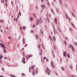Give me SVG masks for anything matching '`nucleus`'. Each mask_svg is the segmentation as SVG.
Instances as JSON below:
<instances>
[{
	"mask_svg": "<svg viewBox=\"0 0 77 77\" xmlns=\"http://www.w3.org/2000/svg\"><path fill=\"white\" fill-rule=\"evenodd\" d=\"M33 15H34V16H35V17L36 16L35 15V13L33 14Z\"/></svg>",
	"mask_w": 77,
	"mask_h": 77,
	"instance_id": "603ef678",
	"label": "nucleus"
},
{
	"mask_svg": "<svg viewBox=\"0 0 77 77\" xmlns=\"http://www.w3.org/2000/svg\"><path fill=\"white\" fill-rule=\"evenodd\" d=\"M72 14L73 17L74 18H75V15H74V14L72 13Z\"/></svg>",
	"mask_w": 77,
	"mask_h": 77,
	"instance_id": "9d476101",
	"label": "nucleus"
},
{
	"mask_svg": "<svg viewBox=\"0 0 77 77\" xmlns=\"http://www.w3.org/2000/svg\"><path fill=\"white\" fill-rule=\"evenodd\" d=\"M0 45H1V46H2V47H3V51H4V53H6V50L5 49V46L4 45L2 44V43H0Z\"/></svg>",
	"mask_w": 77,
	"mask_h": 77,
	"instance_id": "f257e3e1",
	"label": "nucleus"
},
{
	"mask_svg": "<svg viewBox=\"0 0 77 77\" xmlns=\"http://www.w3.org/2000/svg\"><path fill=\"white\" fill-rule=\"evenodd\" d=\"M42 48H43V45H42Z\"/></svg>",
	"mask_w": 77,
	"mask_h": 77,
	"instance_id": "680f3d73",
	"label": "nucleus"
},
{
	"mask_svg": "<svg viewBox=\"0 0 77 77\" xmlns=\"http://www.w3.org/2000/svg\"><path fill=\"white\" fill-rule=\"evenodd\" d=\"M11 2V3H12V2Z\"/></svg>",
	"mask_w": 77,
	"mask_h": 77,
	"instance_id": "338daca9",
	"label": "nucleus"
},
{
	"mask_svg": "<svg viewBox=\"0 0 77 77\" xmlns=\"http://www.w3.org/2000/svg\"><path fill=\"white\" fill-rule=\"evenodd\" d=\"M52 67H53V68H54V65H52Z\"/></svg>",
	"mask_w": 77,
	"mask_h": 77,
	"instance_id": "c9c22d12",
	"label": "nucleus"
},
{
	"mask_svg": "<svg viewBox=\"0 0 77 77\" xmlns=\"http://www.w3.org/2000/svg\"><path fill=\"white\" fill-rule=\"evenodd\" d=\"M23 29H24V30H25V29H26V26H23Z\"/></svg>",
	"mask_w": 77,
	"mask_h": 77,
	"instance_id": "a211bd4d",
	"label": "nucleus"
},
{
	"mask_svg": "<svg viewBox=\"0 0 77 77\" xmlns=\"http://www.w3.org/2000/svg\"><path fill=\"white\" fill-rule=\"evenodd\" d=\"M35 27V25H33V27Z\"/></svg>",
	"mask_w": 77,
	"mask_h": 77,
	"instance_id": "6e6d98bb",
	"label": "nucleus"
},
{
	"mask_svg": "<svg viewBox=\"0 0 77 77\" xmlns=\"http://www.w3.org/2000/svg\"><path fill=\"white\" fill-rule=\"evenodd\" d=\"M49 38H50V39H51V36H50V35H49Z\"/></svg>",
	"mask_w": 77,
	"mask_h": 77,
	"instance_id": "8fccbe9b",
	"label": "nucleus"
},
{
	"mask_svg": "<svg viewBox=\"0 0 77 77\" xmlns=\"http://www.w3.org/2000/svg\"><path fill=\"white\" fill-rule=\"evenodd\" d=\"M20 30H21L22 29V27H20Z\"/></svg>",
	"mask_w": 77,
	"mask_h": 77,
	"instance_id": "2f4dec72",
	"label": "nucleus"
},
{
	"mask_svg": "<svg viewBox=\"0 0 77 77\" xmlns=\"http://www.w3.org/2000/svg\"><path fill=\"white\" fill-rule=\"evenodd\" d=\"M54 49H55V47H54Z\"/></svg>",
	"mask_w": 77,
	"mask_h": 77,
	"instance_id": "69168bd1",
	"label": "nucleus"
},
{
	"mask_svg": "<svg viewBox=\"0 0 77 77\" xmlns=\"http://www.w3.org/2000/svg\"><path fill=\"white\" fill-rule=\"evenodd\" d=\"M0 59H3V55H0Z\"/></svg>",
	"mask_w": 77,
	"mask_h": 77,
	"instance_id": "f8f14e48",
	"label": "nucleus"
},
{
	"mask_svg": "<svg viewBox=\"0 0 77 77\" xmlns=\"http://www.w3.org/2000/svg\"><path fill=\"white\" fill-rule=\"evenodd\" d=\"M46 60L47 61H48V59L46 58Z\"/></svg>",
	"mask_w": 77,
	"mask_h": 77,
	"instance_id": "37998d69",
	"label": "nucleus"
},
{
	"mask_svg": "<svg viewBox=\"0 0 77 77\" xmlns=\"http://www.w3.org/2000/svg\"><path fill=\"white\" fill-rule=\"evenodd\" d=\"M23 44H24V39H23Z\"/></svg>",
	"mask_w": 77,
	"mask_h": 77,
	"instance_id": "393cba45",
	"label": "nucleus"
},
{
	"mask_svg": "<svg viewBox=\"0 0 77 77\" xmlns=\"http://www.w3.org/2000/svg\"><path fill=\"white\" fill-rule=\"evenodd\" d=\"M24 49V48H23L22 49V50H23Z\"/></svg>",
	"mask_w": 77,
	"mask_h": 77,
	"instance_id": "13d9d810",
	"label": "nucleus"
},
{
	"mask_svg": "<svg viewBox=\"0 0 77 77\" xmlns=\"http://www.w3.org/2000/svg\"><path fill=\"white\" fill-rule=\"evenodd\" d=\"M34 67H35V66H34L33 65V66H32V68H31L32 69H33V68H34Z\"/></svg>",
	"mask_w": 77,
	"mask_h": 77,
	"instance_id": "f3484780",
	"label": "nucleus"
},
{
	"mask_svg": "<svg viewBox=\"0 0 77 77\" xmlns=\"http://www.w3.org/2000/svg\"><path fill=\"white\" fill-rule=\"evenodd\" d=\"M11 38V36H9V37H8V39H10V38Z\"/></svg>",
	"mask_w": 77,
	"mask_h": 77,
	"instance_id": "ea45409f",
	"label": "nucleus"
},
{
	"mask_svg": "<svg viewBox=\"0 0 77 77\" xmlns=\"http://www.w3.org/2000/svg\"><path fill=\"white\" fill-rule=\"evenodd\" d=\"M19 15L20 16L21 15V12L20 11H19Z\"/></svg>",
	"mask_w": 77,
	"mask_h": 77,
	"instance_id": "5701e85b",
	"label": "nucleus"
},
{
	"mask_svg": "<svg viewBox=\"0 0 77 77\" xmlns=\"http://www.w3.org/2000/svg\"><path fill=\"white\" fill-rule=\"evenodd\" d=\"M10 77H16L15 75H13L11 74L10 75Z\"/></svg>",
	"mask_w": 77,
	"mask_h": 77,
	"instance_id": "6e6552de",
	"label": "nucleus"
},
{
	"mask_svg": "<svg viewBox=\"0 0 77 77\" xmlns=\"http://www.w3.org/2000/svg\"><path fill=\"white\" fill-rule=\"evenodd\" d=\"M42 8H45V5H41Z\"/></svg>",
	"mask_w": 77,
	"mask_h": 77,
	"instance_id": "0eeeda50",
	"label": "nucleus"
},
{
	"mask_svg": "<svg viewBox=\"0 0 77 77\" xmlns=\"http://www.w3.org/2000/svg\"><path fill=\"white\" fill-rule=\"evenodd\" d=\"M0 22H1V23H3V20H0Z\"/></svg>",
	"mask_w": 77,
	"mask_h": 77,
	"instance_id": "7c9ffc66",
	"label": "nucleus"
},
{
	"mask_svg": "<svg viewBox=\"0 0 77 77\" xmlns=\"http://www.w3.org/2000/svg\"><path fill=\"white\" fill-rule=\"evenodd\" d=\"M48 22L49 23V19H48Z\"/></svg>",
	"mask_w": 77,
	"mask_h": 77,
	"instance_id": "bf43d9fd",
	"label": "nucleus"
},
{
	"mask_svg": "<svg viewBox=\"0 0 77 77\" xmlns=\"http://www.w3.org/2000/svg\"><path fill=\"white\" fill-rule=\"evenodd\" d=\"M36 74H37L38 73V69H37L36 70Z\"/></svg>",
	"mask_w": 77,
	"mask_h": 77,
	"instance_id": "9b49d317",
	"label": "nucleus"
},
{
	"mask_svg": "<svg viewBox=\"0 0 77 77\" xmlns=\"http://www.w3.org/2000/svg\"><path fill=\"white\" fill-rule=\"evenodd\" d=\"M46 59V58L45 57H44V60H45V59Z\"/></svg>",
	"mask_w": 77,
	"mask_h": 77,
	"instance_id": "79ce46f5",
	"label": "nucleus"
},
{
	"mask_svg": "<svg viewBox=\"0 0 77 77\" xmlns=\"http://www.w3.org/2000/svg\"><path fill=\"white\" fill-rule=\"evenodd\" d=\"M29 71H30V69H31V68H30V67H29Z\"/></svg>",
	"mask_w": 77,
	"mask_h": 77,
	"instance_id": "49530a36",
	"label": "nucleus"
},
{
	"mask_svg": "<svg viewBox=\"0 0 77 77\" xmlns=\"http://www.w3.org/2000/svg\"><path fill=\"white\" fill-rule=\"evenodd\" d=\"M57 18L56 17H55V19L54 20V21L55 23H56V24H57Z\"/></svg>",
	"mask_w": 77,
	"mask_h": 77,
	"instance_id": "39448f33",
	"label": "nucleus"
},
{
	"mask_svg": "<svg viewBox=\"0 0 77 77\" xmlns=\"http://www.w3.org/2000/svg\"><path fill=\"white\" fill-rule=\"evenodd\" d=\"M5 2L6 3H7V0H5Z\"/></svg>",
	"mask_w": 77,
	"mask_h": 77,
	"instance_id": "5fc2aeb1",
	"label": "nucleus"
},
{
	"mask_svg": "<svg viewBox=\"0 0 77 77\" xmlns=\"http://www.w3.org/2000/svg\"><path fill=\"white\" fill-rule=\"evenodd\" d=\"M66 18H68V16L67 15H66Z\"/></svg>",
	"mask_w": 77,
	"mask_h": 77,
	"instance_id": "3c124183",
	"label": "nucleus"
},
{
	"mask_svg": "<svg viewBox=\"0 0 77 77\" xmlns=\"http://www.w3.org/2000/svg\"><path fill=\"white\" fill-rule=\"evenodd\" d=\"M27 46V44H26V45H25L24 46V47H26Z\"/></svg>",
	"mask_w": 77,
	"mask_h": 77,
	"instance_id": "cd10ccee",
	"label": "nucleus"
},
{
	"mask_svg": "<svg viewBox=\"0 0 77 77\" xmlns=\"http://www.w3.org/2000/svg\"><path fill=\"white\" fill-rule=\"evenodd\" d=\"M30 19L31 20H33V18L32 17H30Z\"/></svg>",
	"mask_w": 77,
	"mask_h": 77,
	"instance_id": "6ab92c4d",
	"label": "nucleus"
},
{
	"mask_svg": "<svg viewBox=\"0 0 77 77\" xmlns=\"http://www.w3.org/2000/svg\"><path fill=\"white\" fill-rule=\"evenodd\" d=\"M32 56H33V55L32 54L29 55L26 57V60H28V59H29V57H32Z\"/></svg>",
	"mask_w": 77,
	"mask_h": 77,
	"instance_id": "7ed1b4c3",
	"label": "nucleus"
},
{
	"mask_svg": "<svg viewBox=\"0 0 77 77\" xmlns=\"http://www.w3.org/2000/svg\"><path fill=\"white\" fill-rule=\"evenodd\" d=\"M72 50L73 51H75V50H74V48H73V47H72Z\"/></svg>",
	"mask_w": 77,
	"mask_h": 77,
	"instance_id": "ddd939ff",
	"label": "nucleus"
},
{
	"mask_svg": "<svg viewBox=\"0 0 77 77\" xmlns=\"http://www.w3.org/2000/svg\"><path fill=\"white\" fill-rule=\"evenodd\" d=\"M39 22V19L38 20V21H37V23H36V24L38 25V23Z\"/></svg>",
	"mask_w": 77,
	"mask_h": 77,
	"instance_id": "4468645a",
	"label": "nucleus"
},
{
	"mask_svg": "<svg viewBox=\"0 0 77 77\" xmlns=\"http://www.w3.org/2000/svg\"><path fill=\"white\" fill-rule=\"evenodd\" d=\"M51 65H53V61H51Z\"/></svg>",
	"mask_w": 77,
	"mask_h": 77,
	"instance_id": "72a5a7b5",
	"label": "nucleus"
},
{
	"mask_svg": "<svg viewBox=\"0 0 77 77\" xmlns=\"http://www.w3.org/2000/svg\"><path fill=\"white\" fill-rule=\"evenodd\" d=\"M46 70L49 75H50V74H51V71L48 67H47Z\"/></svg>",
	"mask_w": 77,
	"mask_h": 77,
	"instance_id": "f03ea898",
	"label": "nucleus"
},
{
	"mask_svg": "<svg viewBox=\"0 0 77 77\" xmlns=\"http://www.w3.org/2000/svg\"><path fill=\"white\" fill-rule=\"evenodd\" d=\"M22 75H23V76H24V75H24V74L23 73L22 74Z\"/></svg>",
	"mask_w": 77,
	"mask_h": 77,
	"instance_id": "f704fd0d",
	"label": "nucleus"
},
{
	"mask_svg": "<svg viewBox=\"0 0 77 77\" xmlns=\"http://www.w3.org/2000/svg\"><path fill=\"white\" fill-rule=\"evenodd\" d=\"M53 39L54 41H56V38H55V37H53Z\"/></svg>",
	"mask_w": 77,
	"mask_h": 77,
	"instance_id": "2eb2a0df",
	"label": "nucleus"
},
{
	"mask_svg": "<svg viewBox=\"0 0 77 77\" xmlns=\"http://www.w3.org/2000/svg\"><path fill=\"white\" fill-rule=\"evenodd\" d=\"M0 77H3V75H0Z\"/></svg>",
	"mask_w": 77,
	"mask_h": 77,
	"instance_id": "de8ad7c7",
	"label": "nucleus"
},
{
	"mask_svg": "<svg viewBox=\"0 0 77 77\" xmlns=\"http://www.w3.org/2000/svg\"><path fill=\"white\" fill-rule=\"evenodd\" d=\"M5 6H7V4H5Z\"/></svg>",
	"mask_w": 77,
	"mask_h": 77,
	"instance_id": "864d4df0",
	"label": "nucleus"
},
{
	"mask_svg": "<svg viewBox=\"0 0 77 77\" xmlns=\"http://www.w3.org/2000/svg\"><path fill=\"white\" fill-rule=\"evenodd\" d=\"M11 17H12V18H13V15L11 16Z\"/></svg>",
	"mask_w": 77,
	"mask_h": 77,
	"instance_id": "0e129e2a",
	"label": "nucleus"
},
{
	"mask_svg": "<svg viewBox=\"0 0 77 77\" xmlns=\"http://www.w3.org/2000/svg\"><path fill=\"white\" fill-rule=\"evenodd\" d=\"M62 69L63 70V71H64V68H63V67H61Z\"/></svg>",
	"mask_w": 77,
	"mask_h": 77,
	"instance_id": "c756f323",
	"label": "nucleus"
},
{
	"mask_svg": "<svg viewBox=\"0 0 77 77\" xmlns=\"http://www.w3.org/2000/svg\"><path fill=\"white\" fill-rule=\"evenodd\" d=\"M38 47L39 48H41V46L40 45H38Z\"/></svg>",
	"mask_w": 77,
	"mask_h": 77,
	"instance_id": "412c9836",
	"label": "nucleus"
},
{
	"mask_svg": "<svg viewBox=\"0 0 77 77\" xmlns=\"http://www.w3.org/2000/svg\"><path fill=\"white\" fill-rule=\"evenodd\" d=\"M70 68L71 69H72V66H70Z\"/></svg>",
	"mask_w": 77,
	"mask_h": 77,
	"instance_id": "4c0bfd02",
	"label": "nucleus"
},
{
	"mask_svg": "<svg viewBox=\"0 0 77 77\" xmlns=\"http://www.w3.org/2000/svg\"><path fill=\"white\" fill-rule=\"evenodd\" d=\"M31 32H32V33H33V30H31Z\"/></svg>",
	"mask_w": 77,
	"mask_h": 77,
	"instance_id": "a18cd8bd",
	"label": "nucleus"
},
{
	"mask_svg": "<svg viewBox=\"0 0 77 77\" xmlns=\"http://www.w3.org/2000/svg\"><path fill=\"white\" fill-rule=\"evenodd\" d=\"M67 52L66 51H64L63 53V56L64 57H66V54Z\"/></svg>",
	"mask_w": 77,
	"mask_h": 77,
	"instance_id": "423d86ee",
	"label": "nucleus"
},
{
	"mask_svg": "<svg viewBox=\"0 0 77 77\" xmlns=\"http://www.w3.org/2000/svg\"><path fill=\"white\" fill-rule=\"evenodd\" d=\"M67 57H70V56H69V54H68Z\"/></svg>",
	"mask_w": 77,
	"mask_h": 77,
	"instance_id": "bb28decb",
	"label": "nucleus"
},
{
	"mask_svg": "<svg viewBox=\"0 0 77 77\" xmlns=\"http://www.w3.org/2000/svg\"><path fill=\"white\" fill-rule=\"evenodd\" d=\"M36 38H38V35H36Z\"/></svg>",
	"mask_w": 77,
	"mask_h": 77,
	"instance_id": "c03bdc74",
	"label": "nucleus"
},
{
	"mask_svg": "<svg viewBox=\"0 0 77 77\" xmlns=\"http://www.w3.org/2000/svg\"><path fill=\"white\" fill-rule=\"evenodd\" d=\"M48 6H50V4H49V3H48Z\"/></svg>",
	"mask_w": 77,
	"mask_h": 77,
	"instance_id": "052dcab7",
	"label": "nucleus"
},
{
	"mask_svg": "<svg viewBox=\"0 0 77 77\" xmlns=\"http://www.w3.org/2000/svg\"><path fill=\"white\" fill-rule=\"evenodd\" d=\"M65 43L66 45V42H65Z\"/></svg>",
	"mask_w": 77,
	"mask_h": 77,
	"instance_id": "a19ab883",
	"label": "nucleus"
},
{
	"mask_svg": "<svg viewBox=\"0 0 77 77\" xmlns=\"http://www.w3.org/2000/svg\"><path fill=\"white\" fill-rule=\"evenodd\" d=\"M54 2H55V0H54Z\"/></svg>",
	"mask_w": 77,
	"mask_h": 77,
	"instance_id": "774afa93",
	"label": "nucleus"
},
{
	"mask_svg": "<svg viewBox=\"0 0 77 77\" xmlns=\"http://www.w3.org/2000/svg\"><path fill=\"white\" fill-rule=\"evenodd\" d=\"M1 32L2 33V32H3V30L1 29Z\"/></svg>",
	"mask_w": 77,
	"mask_h": 77,
	"instance_id": "e433bc0d",
	"label": "nucleus"
},
{
	"mask_svg": "<svg viewBox=\"0 0 77 77\" xmlns=\"http://www.w3.org/2000/svg\"><path fill=\"white\" fill-rule=\"evenodd\" d=\"M40 22L42 23V18L41 17H40Z\"/></svg>",
	"mask_w": 77,
	"mask_h": 77,
	"instance_id": "dca6fc26",
	"label": "nucleus"
},
{
	"mask_svg": "<svg viewBox=\"0 0 77 77\" xmlns=\"http://www.w3.org/2000/svg\"><path fill=\"white\" fill-rule=\"evenodd\" d=\"M75 45H77V43L76 42H75Z\"/></svg>",
	"mask_w": 77,
	"mask_h": 77,
	"instance_id": "a878e982",
	"label": "nucleus"
},
{
	"mask_svg": "<svg viewBox=\"0 0 77 77\" xmlns=\"http://www.w3.org/2000/svg\"><path fill=\"white\" fill-rule=\"evenodd\" d=\"M72 26L73 27H75L74 25V24H73V23H72Z\"/></svg>",
	"mask_w": 77,
	"mask_h": 77,
	"instance_id": "b1692460",
	"label": "nucleus"
},
{
	"mask_svg": "<svg viewBox=\"0 0 77 77\" xmlns=\"http://www.w3.org/2000/svg\"><path fill=\"white\" fill-rule=\"evenodd\" d=\"M2 69L3 70H4V68L2 67Z\"/></svg>",
	"mask_w": 77,
	"mask_h": 77,
	"instance_id": "09e8293b",
	"label": "nucleus"
},
{
	"mask_svg": "<svg viewBox=\"0 0 77 77\" xmlns=\"http://www.w3.org/2000/svg\"><path fill=\"white\" fill-rule=\"evenodd\" d=\"M69 47L70 48H71V47H72V46H71V45H69Z\"/></svg>",
	"mask_w": 77,
	"mask_h": 77,
	"instance_id": "4be33fe9",
	"label": "nucleus"
},
{
	"mask_svg": "<svg viewBox=\"0 0 77 77\" xmlns=\"http://www.w3.org/2000/svg\"><path fill=\"white\" fill-rule=\"evenodd\" d=\"M26 60V59H25V58H22V62L23 63H26V62H25V60Z\"/></svg>",
	"mask_w": 77,
	"mask_h": 77,
	"instance_id": "20e7f679",
	"label": "nucleus"
},
{
	"mask_svg": "<svg viewBox=\"0 0 77 77\" xmlns=\"http://www.w3.org/2000/svg\"><path fill=\"white\" fill-rule=\"evenodd\" d=\"M4 2H5V0H3V1H1V3H4Z\"/></svg>",
	"mask_w": 77,
	"mask_h": 77,
	"instance_id": "aec40b11",
	"label": "nucleus"
},
{
	"mask_svg": "<svg viewBox=\"0 0 77 77\" xmlns=\"http://www.w3.org/2000/svg\"><path fill=\"white\" fill-rule=\"evenodd\" d=\"M32 75H35V70H33L32 72Z\"/></svg>",
	"mask_w": 77,
	"mask_h": 77,
	"instance_id": "1a4fd4ad",
	"label": "nucleus"
},
{
	"mask_svg": "<svg viewBox=\"0 0 77 77\" xmlns=\"http://www.w3.org/2000/svg\"><path fill=\"white\" fill-rule=\"evenodd\" d=\"M15 21H16V22L17 21V18H16Z\"/></svg>",
	"mask_w": 77,
	"mask_h": 77,
	"instance_id": "58836bf2",
	"label": "nucleus"
},
{
	"mask_svg": "<svg viewBox=\"0 0 77 77\" xmlns=\"http://www.w3.org/2000/svg\"><path fill=\"white\" fill-rule=\"evenodd\" d=\"M2 25H0V27H2Z\"/></svg>",
	"mask_w": 77,
	"mask_h": 77,
	"instance_id": "e2e57ef3",
	"label": "nucleus"
},
{
	"mask_svg": "<svg viewBox=\"0 0 77 77\" xmlns=\"http://www.w3.org/2000/svg\"><path fill=\"white\" fill-rule=\"evenodd\" d=\"M41 2H44V0H41Z\"/></svg>",
	"mask_w": 77,
	"mask_h": 77,
	"instance_id": "4d7b16f0",
	"label": "nucleus"
},
{
	"mask_svg": "<svg viewBox=\"0 0 77 77\" xmlns=\"http://www.w3.org/2000/svg\"><path fill=\"white\" fill-rule=\"evenodd\" d=\"M51 11L52 12H53V13H54V12H53V9H51Z\"/></svg>",
	"mask_w": 77,
	"mask_h": 77,
	"instance_id": "473e14b6",
	"label": "nucleus"
},
{
	"mask_svg": "<svg viewBox=\"0 0 77 77\" xmlns=\"http://www.w3.org/2000/svg\"><path fill=\"white\" fill-rule=\"evenodd\" d=\"M17 18H19V14H18V15H17Z\"/></svg>",
	"mask_w": 77,
	"mask_h": 77,
	"instance_id": "c85d7f7f",
	"label": "nucleus"
}]
</instances>
